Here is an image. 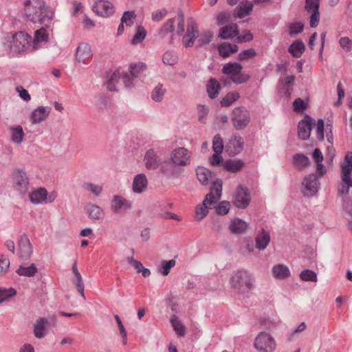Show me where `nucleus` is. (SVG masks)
I'll return each mask as SVG.
<instances>
[{
  "label": "nucleus",
  "mask_w": 352,
  "mask_h": 352,
  "mask_svg": "<svg viewBox=\"0 0 352 352\" xmlns=\"http://www.w3.org/2000/svg\"><path fill=\"white\" fill-rule=\"evenodd\" d=\"M146 34L147 32L143 26L138 25L136 27L135 34L132 39V43L137 44L142 42L145 38Z\"/></svg>",
  "instance_id": "49"
},
{
  "label": "nucleus",
  "mask_w": 352,
  "mask_h": 352,
  "mask_svg": "<svg viewBox=\"0 0 352 352\" xmlns=\"http://www.w3.org/2000/svg\"><path fill=\"white\" fill-rule=\"evenodd\" d=\"M272 274L277 279H286L290 276V270L284 264H277L272 267Z\"/></svg>",
  "instance_id": "30"
},
{
  "label": "nucleus",
  "mask_w": 352,
  "mask_h": 352,
  "mask_svg": "<svg viewBox=\"0 0 352 352\" xmlns=\"http://www.w3.org/2000/svg\"><path fill=\"white\" fill-rule=\"evenodd\" d=\"M319 182L315 174H310L302 182V193L306 197L314 196L318 190Z\"/></svg>",
  "instance_id": "11"
},
{
  "label": "nucleus",
  "mask_w": 352,
  "mask_h": 352,
  "mask_svg": "<svg viewBox=\"0 0 352 352\" xmlns=\"http://www.w3.org/2000/svg\"><path fill=\"white\" fill-rule=\"evenodd\" d=\"M213 38V33L210 30H204L197 41V47H201L210 43Z\"/></svg>",
  "instance_id": "42"
},
{
  "label": "nucleus",
  "mask_w": 352,
  "mask_h": 352,
  "mask_svg": "<svg viewBox=\"0 0 352 352\" xmlns=\"http://www.w3.org/2000/svg\"><path fill=\"white\" fill-rule=\"evenodd\" d=\"M50 107L40 106L35 109L31 116L30 120L33 124H40L45 121L51 112Z\"/></svg>",
  "instance_id": "20"
},
{
  "label": "nucleus",
  "mask_w": 352,
  "mask_h": 352,
  "mask_svg": "<svg viewBox=\"0 0 352 352\" xmlns=\"http://www.w3.org/2000/svg\"><path fill=\"white\" fill-rule=\"evenodd\" d=\"M170 322L173 327L175 332L180 336H184L186 333L185 327L183 324L177 320V318L174 316L170 319Z\"/></svg>",
  "instance_id": "51"
},
{
  "label": "nucleus",
  "mask_w": 352,
  "mask_h": 352,
  "mask_svg": "<svg viewBox=\"0 0 352 352\" xmlns=\"http://www.w3.org/2000/svg\"><path fill=\"white\" fill-rule=\"evenodd\" d=\"M256 247L259 250H264L270 241V233L262 228L256 237Z\"/></svg>",
  "instance_id": "26"
},
{
  "label": "nucleus",
  "mask_w": 352,
  "mask_h": 352,
  "mask_svg": "<svg viewBox=\"0 0 352 352\" xmlns=\"http://www.w3.org/2000/svg\"><path fill=\"white\" fill-rule=\"evenodd\" d=\"M243 139L239 135H235L230 138L226 144V152L230 156H234L240 153L243 149Z\"/></svg>",
  "instance_id": "16"
},
{
  "label": "nucleus",
  "mask_w": 352,
  "mask_h": 352,
  "mask_svg": "<svg viewBox=\"0 0 352 352\" xmlns=\"http://www.w3.org/2000/svg\"><path fill=\"white\" fill-rule=\"evenodd\" d=\"M206 88L209 98L214 99L217 96L221 87L219 82L217 80L211 78L209 80Z\"/></svg>",
  "instance_id": "37"
},
{
  "label": "nucleus",
  "mask_w": 352,
  "mask_h": 352,
  "mask_svg": "<svg viewBox=\"0 0 352 352\" xmlns=\"http://www.w3.org/2000/svg\"><path fill=\"white\" fill-rule=\"evenodd\" d=\"M256 56V52L254 49H248L242 51L238 54L239 60H249Z\"/></svg>",
  "instance_id": "57"
},
{
  "label": "nucleus",
  "mask_w": 352,
  "mask_h": 352,
  "mask_svg": "<svg viewBox=\"0 0 352 352\" xmlns=\"http://www.w3.org/2000/svg\"><path fill=\"white\" fill-rule=\"evenodd\" d=\"M175 19L171 18L166 21V22L158 30V34L160 36H165L168 33L173 32L175 30Z\"/></svg>",
  "instance_id": "41"
},
{
  "label": "nucleus",
  "mask_w": 352,
  "mask_h": 352,
  "mask_svg": "<svg viewBox=\"0 0 352 352\" xmlns=\"http://www.w3.org/2000/svg\"><path fill=\"white\" fill-rule=\"evenodd\" d=\"M89 218L93 221L102 220L104 216L103 209L94 204H88L85 208Z\"/></svg>",
  "instance_id": "22"
},
{
  "label": "nucleus",
  "mask_w": 352,
  "mask_h": 352,
  "mask_svg": "<svg viewBox=\"0 0 352 352\" xmlns=\"http://www.w3.org/2000/svg\"><path fill=\"white\" fill-rule=\"evenodd\" d=\"M339 44L346 52H349L352 49V41L349 37H341L339 41Z\"/></svg>",
  "instance_id": "61"
},
{
  "label": "nucleus",
  "mask_w": 352,
  "mask_h": 352,
  "mask_svg": "<svg viewBox=\"0 0 352 352\" xmlns=\"http://www.w3.org/2000/svg\"><path fill=\"white\" fill-rule=\"evenodd\" d=\"M239 34L238 27L236 24H231L223 27L220 30L219 37L222 39H230L236 36Z\"/></svg>",
  "instance_id": "29"
},
{
  "label": "nucleus",
  "mask_w": 352,
  "mask_h": 352,
  "mask_svg": "<svg viewBox=\"0 0 352 352\" xmlns=\"http://www.w3.org/2000/svg\"><path fill=\"white\" fill-rule=\"evenodd\" d=\"M196 174L198 180L203 185H207L208 184L209 177H211L212 175L210 170L202 166L197 167Z\"/></svg>",
  "instance_id": "38"
},
{
  "label": "nucleus",
  "mask_w": 352,
  "mask_h": 352,
  "mask_svg": "<svg viewBox=\"0 0 352 352\" xmlns=\"http://www.w3.org/2000/svg\"><path fill=\"white\" fill-rule=\"evenodd\" d=\"M84 188L91 192L96 197H98L102 191V186L91 182L85 183Z\"/></svg>",
  "instance_id": "52"
},
{
  "label": "nucleus",
  "mask_w": 352,
  "mask_h": 352,
  "mask_svg": "<svg viewBox=\"0 0 352 352\" xmlns=\"http://www.w3.org/2000/svg\"><path fill=\"white\" fill-rule=\"evenodd\" d=\"M148 181L143 173L137 175L133 181V190L136 193L142 192L147 187Z\"/></svg>",
  "instance_id": "25"
},
{
  "label": "nucleus",
  "mask_w": 352,
  "mask_h": 352,
  "mask_svg": "<svg viewBox=\"0 0 352 352\" xmlns=\"http://www.w3.org/2000/svg\"><path fill=\"white\" fill-rule=\"evenodd\" d=\"M92 56L91 47L87 43L80 44L76 50V58L78 62L85 63Z\"/></svg>",
  "instance_id": "24"
},
{
  "label": "nucleus",
  "mask_w": 352,
  "mask_h": 352,
  "mask_svg": "<svg viewBox=\"0 0 352 352\" xmlns=\"http://www.w3.org/2000/svg\"><path fill=\"white\" fill-rule=\"evenodd\" d=\"M254 282L253 276L245 270L234 272L230 280L232 288L239 294L249 292L253 287Z\"/></svg>",
  "instance_id": "3"
},
{
  "label": "nucleus",
  "mask_w": 352,
  "mask_h": 352,
  "mask_svg": "<svg viewBox=\"0 0 352 352\" xmlns=\"http://www.w3.org/2000/svg\"><path fill=\"white\" fill-rule=\"evenodd\" d=\"M124 73H120L118 70L114 72L110 78L107 81V89L111 91H117L116 84L122 78Z\"/></svg>",
  "instance_id": "40"
},
{
  "label": "nucleus",
  "mask_w": 352,
  "mask_h": 352,
  "mask_svg": "<svg viewBox=\"0 0 352 352\" xmlns=\"http://www.w3.org/2000/svg\"><path fill=\"white\" fill-rule=\"evenodd\" d=\"M135 18L136 14L134 11H125L121 17V21L126 26L131 27L134 23Z\"/></svg>",
  "instance_id": "48"
},
{
  "label": "nucleus",
  "mask_w": 352,
  "mask_h": 352,
  "mask_svg": "<svg viewBox=\"0 0 352 352\" xmlns=\"http://www.w3.org/2000/svg\"><path fill=\"white\" fill-rule=\"evenodd\" d=\"M48 41V34L44 28H41L34 32V37L32 41V47L34 50L38 48V45L42 43H46Z\"/></svg>",
  "instance_id": "27"
},
{
  "label": "nucleus",
  "mask_w": 352,
  "mask_h": 352,
  "mask_svg": "<svg viewBox=\"0 0 352 352\" xmlns=\"http://www.w3.org/2000/svg\"><path fill=\"white\" fill-rule=\"evenodd\" d=\"M220 56L226 58L229 57L232 54L238 51V46L235 44L232 45L230 43H223L218 47Z\"/></svg>",
  "instance_id": "34"
},
{
  "label": "nucleus",
  "mask_w": 352,
  "mask_h": 352,
  "mask_svg": "<svg viewBox=\"0 0 352 352\" xmlns=\"http://www.w3.org/2000/svg\"><path fill=\"white\" fill-rule=\"evenodd\" d=\"M24 14L31 22L46 27L50 25L54 16L53 11L43 0H25Z\"/></svg>",
  "instance_id": "2"
},
{
  "label": "nucleus",
  "mask_w": 352,
  "mask_h": 352,
  "mask_svg": "<svg viewBox=\"0 0 352 352\" xmlns=\"http://www.w3.org/2000/svg\"><path fill=\"white\" fill-rule=\"evenodd\" d=\"M320 0H305V10L308 12L319 10Z\"/></svg>",
  "instance_id": "60"
},
{
  "label": "nucleus",
  "mask_w": 352,
  "mask_h": 352,
  "mask_svg": "<svg viewBox=\"0 0 352 352\" xmlns=\"http://www.w3.org/2000/svg\"><path fill=\"white\" fill-rule=\"evenodd\" d=\"M307 103L300 98L296 99L293 102V109L296 112L302 111L307 109Z\"/></svg>",
  "instance_id": "62"
},
{
  "label": "nucleus",
  "mask_w": 352,
  "mask_h": 352,
  "mask_svg": "<svg viewBox=\"0 0 352 352\" xmlns=\"http://www.w3.org/2000/svg\"><path fill=\"white\" fill-rule=\"evenodd\" d=\"M305 45L300 40L294 41L288 48V52L295 58L301 56L305 51Z\"/></svg>",
  "instance_id": "36"
},
{
  "label": "nucleus",
  "mask_w": 352,
  "mask_h": 352,
  "mask_svg": "<svg viewBox=\"0 0 352 352\" xmlns=\"http://www.w3.org/2000/svg\"><path fill=\"white\" fill-rule=\"evenodd\" d=\"M175 261L174 259L169 260L168 261H163L161 263V268L160 272L164 276H166L169 274L170 270L172 267L175 265Z\"/></svg>",
  "instance_id": "54"
},
{
  "label": "nucleus",
  "mask_w": 352,
  "mask_h": 352,
  "mask_svg": "<svg viewBox=\"0 0 352 352\" xmlns=\"http://www.w3.org/2000/svg\"><path fill=\"white\" fill-rule=\"evenodd\" d=\"M178 56L175 52L167 51L162 56V61L165 65H174L177 63Z\"/></svg>",
  "instance_id": "44"
},
{
  "label": "nucleus",
  "mask_w": 352,
  "mask_h": 352,
  "mask_svg": "<svg viewBox=\"0 0 352 352\" xmlns=\"http://www.w3.org/2000/svg\"><path fill=\"white\" fill-rule=\"evenodd\" d=\"M251 120L249 111L244 107H235L232 112L231 121L236 130L245 129Z\"/></svg>",
  "instance_id": "6"
},
{
  "label": "nucleus",
  "mask_w": 352,
  "mask_h": 352,
  "mask_svg": "<svg viewBox=\"0 0 352 352\" xmlns=\"http://www.w3.org/2000/svg\"><path fill=\"white\" fill-rule=\"evenodd\" d=\"M215 204V199L213 198V195L210 192L206 195L204 200L201 204L196 207L197 220L201 221L208 214V205Z\"/></svg>",
  "instance_id": "19"
},
{
  "label": "nucleus",
  "mask_w": 352,
  "mask_h": 352,
  "mask_svg": "<svg viewBox=\"0 0 352 352\" xmlns=\"http://www.w3.org/2000/svg\"><path fill=\"white\" fill-rule=\"evenodd\" d=\"M248 227V224L241 219H235L230 221L229 229L233 234H243Z\"/></svg>",
  "instance_id": "28"
},
{
  "label": "nucleus",
  "mask_w": 352,
  "mask_h": 352,
  "mask_svg": "<svg viewBox=\"0 0 352 352\" xmlns=\"http://www.w3.org/2000/svg\"><path fill=\"white\" fill-rule=\"evenodd\" d=\"M47 192L43 188L32 191L29 194L30 201L35 204H38L45 201L47 199Z\"/></svg>",
  "instance_id": "33"
},
{
  "label": "nucleus",
  "mask_w": 352,
  "mask_h": 352,
  "mask_svg": "<svg viewBox=\"0 0 352 352\" xmlns=\"http://www.w3.org/2000/svg\"><path fill=\"white\" fill-rule=\"evenodd\" d=\"M342 182L338 186V193L341 195H347L349 192V188L352 187L349 184V176L341 175Z\"/></svg>",
  "instance_id": "46"
},
{
  "label": "nucleus",
  "mask_w": 352,
  "mask_h": 352,
  "mask_svg": "<svg viewBox=\"0 0 352 352\" xmlns=\"http://www.w3.org/2000/svg\"><path fill=\"white\" fill-rule=\"evenodd\" d=\"M14 188L21 194H25L29 188V179L26 173L22 169L14 170L12 174Z\"/></svg>",
  "instance_id": "9"
},
{
  "label": "nucleus",
  "mask_w": 352,
  "mask_h": 352,
  "mask_svg": "<svg viewBox=\"0 0 352 352\" xmlns=\"http://www.w3.org/2000/svg\"><path fill=\"white\" fill-rule=\"evenodd\" d=\"M230 202L226 201H221L217 206H216V212L218 214L224 215L226 214L230 210Z\"/></svg>",
  "instance_id": "58"
},
{
  "label": "nucleus",
  "mask_w": 352,
  "mask_h": 352,
  "mask_svg": "<svg viewBox=\"0 0 352 352\" xmlns=\"http://www.w3.org/2000/svg\"><path fill=\"white\" fill-rule=\"evenodd\" d=\"M24 133L21 126H16L11 128V140L16 144H21L23 142Z\"/></svg>",
  "instance_id": "39"
},
{
  "label": "nucleus",
  "mask_w": 352,
  "mask_h": 352,
  "mask_svg": "<svg viewBox=\"0 0 352 352\" xmlns=\"http://www.w3.org/2000/svg\"><path fill=\"white\" fill-rule=\"evenodd\" d=\"M314 123V120L308 115L298 122V135L300 139L307 140L309 138Z\"/></svg>",
  "instance_id": "15"
},
{
  "label": "nucleus",
  "mask_w": 352,
  "mask_h": 352,
  "mask_svg": "<svg viewBox=\"0 0 352 352\" xmlns=\"http://www.w3.org/2000/svg\"><path fill=\"white\" fill-rule=\"evenodd\" d=\"M144 162L145 166L148 170H156L161 166V160L157 152L153 149H148L144 155Z\"/></svg>",
  "instance_id": "18"
},
{
  "label": "nucleus",
  "mask_w": 352,
  "mask_h": 352,
  "mask_svg": "<svg viewBox=\"0 0 352 352\" xmlns=\"http://www.w3.org/2000/svg\"><path fill=\"white\" fill-rule=\"evenodd\" d=\"M166 90L163 89L162 84H158L151 93V98L155 102H161L163 100Z\"/></svg>",
  "instance_id": "47"
},
{
  "label": "nucleus",
  "mask_w": 352,
  "mask_h": 352,
  "mask_svg": "<svg viewBox=\"0 0 352 352\" xmlns=\"http://www.w3.org/2000/svg\"><path fill=\"white\" fill-rule=\"evenodd\" d=\"M222 191V181L220 179H216L211 187V192L213 195V198L215 199L217 203L221 198Z\"/></svg>",
  "instance_id": "45"
},
{
  "label": "nucleus",
  "mask_w": 352,
  "mask_h": 352,
  "mask_svg": "<svg viewBox=\"0 0 352 352\" xmlns=\"http://www.w3.org/2000/svg\"><path fill=\"white\" fill-rule=\"evenodd\" d=\"M16 272L21 276L33 277L38 272V269L34 263H32L28 267L20 265Z\"/></svg>",
  "instance_id": "35"
},
{
  "label": "nucleus",
  "mask_w": 352,
  "mask_h": 352,
  "mask_svg": "<svg viewBox=\"0 0 352 352\" xmlns=\"http://www.w3.org/2000/svg\"><path fill=\"white\" fill-rule=\"evenodd\" d=\"M223 169L228 172L237 173L245 166V162L241 159H230L226 160L223 164Z\"/></svg>",
  "instance_id": "23"
},
{
  "label": "nucleus",
  "mask_w": 352,
  "mask_h": 352,
  "mask_svg": "<svg viewBox=\"0 0 352 352\" xmlns=\"http://www.w3.org/2000/svg\"><path fill=\"white\" fill-rule=\"evenodd\" d=\"M50 322L47 318L40 317L33 324V334L35 338L42 339L49 333Z\"/></svg>",
  "instance_id": "14"
},
{
  "label": "nucleus",
  "mask_w": 352,
  "mask_h": 352,
  "mask_svg": "<svg viewBox=\"0 0 352 352\" xmlns=\"http://www.w3.org/2000/svg\"><path fill=\"white\" fill-rule=\"evenodd\" d=\"M132 207V204L120 195H114L112 199L111 210L116 214H124Z\"/></svg>",
  "instance_id": "17"
},
{
  "label": "nucleus",
  "mask_w": 352,
  "mask_h": 352,
  "mask_svg": "<svg viewBox=\"0 0 352 352\" xmlns=\"http://www.w3.org/2000/svg\"><path fill=\"white\" fill-rule=\"evenodd\" d=\"M93 10L98 15L102 16H108L113 13V6L112 3L108 1L100 0L95 3Z\"/></svg>",
  "instance_id": "21"
},
{
  "label": "nucleus",
  "mask_w": 352,
  "mask_h": 352,
  "mask_svg": "<svg viewBox=\"0 0 352 352\" xmlns=\"http://www.w3.org/2000/svg\"><path fill=\"white\" fill-rule=\"evenodd\" d=\"M292 160L294 166L298 170L305 169L310 164L309 157L302 153L294 155Z\"/></svg>",
  "instance_id": "32"
},
{
  "label": "nucleus",
  "mask_w": 352,
  "mask_h": 352,
  "mask_svg": "<svg viewBox=\"0 0 352 352\" xmlns=\"http://www.w3.org/2000/svg\"><path fill=\"white\" fill-rule=\"evenodd\" d=\"M239 97V94L237 92H229L221 99L220 104L222 107H230L234 102L236 101Z\"/></svg>",
  "instance_id": "43"
},
{
  "label": "nucleus",
  "mask_w": 352,
  "mask_h": 352,
  "mask_svg": "<svg viewBox=\"0 0 352 352\" xmlns=\"http://www.w3.org/2000/svg\"><path fill=\"white\" fill-rule=\"evenodd\" d=\"M31 36L23 32H19L11 37L8 36V47L12 53L21 54L29 46Z\"/></svg>",
  "instance_id": "5"
},
{
  "label": "nucleus",
  "mask_w": 352,
  "mask_h": 352,
  "mask_svg": "<svg viewBox=\"0 0 352 352\" xmlns=\"http://www.w3.org/2000/svg\"><path fill=\"white\" fill-rule=\"evenodd\" d=\"M253 5L252 3H249L248 6L244 7L239 6L236 8V16L239 19H242L245 16L250 14L252 11Z\"/></svg>",
  "instance_id": "55"
},
{
  "label": "nucleus",
  "mask_w": 352,
  "mask_h": 352,
  "mask_svg": "<svg viewBox=\"0 0 352 352\" xmlns=\"http://www.w3.org/2000/svg\"><path fill=\"white\" fill-rule=\"evenodd\" d=\"M199 37V30L196 23L192 19L188 22L186 34L183 36V43L186 47H191L194 45L196 38Z\"/></svg>",
  "instance_id": "10"
},
{
  "label": "nucleus",
  "mask_w": 352,
  "mask_h": 352,
  "mask_svg": "<svg viewBox=\"0 0 352 352\" xmlns=\"http://www.w3.org/2000/svg\"><path fill=\"white\" fill-rule=\"evenodd\" d=\"M198 113H199V121L204 123L205 118L208 115L209 112L208 107L206 105L199 104L198 105Z\"/></svg>",
  "instance_id": "64"
},
{
  "label": "nucleus",
  "mask_w": 352,
  "mask_h": 352,
  "mask_svg": "<svg viewBox=\"0 0 352 352\" xmlns=\"http://www.w3.org/2000/svg\"><path fill=\"white\" fill-rule=\"evenodd\" d=\"M16 294V291L12 287H10L9 289L0 288V303L14 296Z\"/></svg>",
  "instance_id": "53"
},
{
  "label": "nucleus",
  "mask_w": 352,
  "mask_h": 352,
  "mask_svg": "<svg viewBox=\"0 0 352 352\" xmlns=\"http://www.w3.org/2000/svg\"><path fill=\"white\" fill-rule=\"evenodd\" d=\"M304 25L301 22L292 23L289 26V35L298 34L302 32Z\"/></svg>",
  "instance_id": "59"
},
{
  "label": "nucleus",
  "mask_w": 352,
  "mask_h": 352,
  "mask_svg": "<svg viewBox=\"0 0 352 352\" xmlns=\"http://www.w3.org/2000/svg\"><path fill=\"white\" fill-rule=\"evenodd\" d=\"M300 278L306 282H317V274L311 270H302L300 274Z\"/></svg>",
  "instance_id": "50"
},
{
  "label": "nucleus",
  "mask_w": 352,
  "mask_h": 352,
  "mask_svg": "<svg viewBox=\"0 0 352 352\" xmlns=\"http://www.w3.org/2000/svg\"><path fill=\"white\" fill-rule=\"evenodd\" d=\"M10 267V260L3 255L0 256V276L5 274Z\"/></svg>",
  "instance_id": "63"
},
{
  "label": "nucleus",
  "mask_w": 352,
  "mask_h": 352,
  "mask_svg": "<svg viewBox=\"0 0 352 352\" xmlns=\"http://www.w3.org/2000/svg\"><path fill=\"white\" fill-rule=\"evenodd\" d=\"M191 157V152L186 148H176L170 152V157L162 163L160 171L167 177H178L182 168L190 164Z\"/></svg>",
  "instance_id": "1"
},
{
  "label": "nucleus",
  "mask_w": 352,
  "mask_h": 352,
  "mask_svg": "<svg viewBox=\"0 0 352 352\" xmlns=\"http://www.w3.org/2000/svg\"><path fill=\"white\" fill-rule=\"evenodd\" d=\"M33 249L30 239L26 234H22L18 241L19 257L23 260H28L30 258Z\"/></svg>",
  "instance_id": "13"
},
{
  "label": "nucleus",
  "mask_w": 352,
  "mask_h": 352,
  "mask_svg": "<svg viewBox=\"0 0 352 352\" xmlns=\"http://www.w3.org/2000/svg\"><path fill=\"white\" fill-rule=\"evenodd\" d=\"M250 201V195L248 189L239 186L235 192L233 204L238 208H245Z\"/></svg>",
  "instance_id": "12"
},
{
  "label": "nucleus",
  "mask_w": 352,
  "mask_h": 352,
  "mask_svg": "<svg viewBox=\"0 0 352 352\" xmlns=\"http://www.w3.org/2000/svg\"><path fill=\"white\" fill-rule=\"evenodd\" d=\"M242 65L236 62H230L223 65L222 73L228 76L231 81L235 84L245 83L250 79V76L242 73Z\"/></svg>",
  "instance_id": "4"
},
{
  "label": "nucleus",
  "mask_w": 352,
  "mask_h": 352,
  "mask_svg": "<svg viewBox=\"0 0 352 352\" xmlns=\"http://www.w3.org/2000/svg\"><path fill=\"white\" fill-rule=\"evenodd\" d=\"M146 65L142 62L131 64L129 66V72L124 73L122 75V81L125 87L131 88L133 87L135 78L139 77V76L146 70Z\"/></svg>",
  "instance_id": "8"
},
{
  "label": "nucleus",
  "mask_w": 352,
  "mask_h": 352,
  "mask_svg": "<svg viewBox=\"0 0 352 352\" xmlns=\"http://www.w3.org/2000/svg\"><path fill=\"white\" fill-rule=\"evenodd\" d=\"M212 149L214 153H222L223 149V140L219 134H217L213 138Z\"/></svg>",
  "instance_id": "56"
},
{
  "label": "nucleus",
  "mask_w": 352,
  "mask_h": 352,
  "mask_svg": "<svg viewBox=\"0 0 352 352\" xmlns=\"http://www.w3.org/2000/svg\"><path fill=\"white\" fill-rule=\"evenodd\" d=\"M341 175L349 176L352 173V152H348L340 164Z\"/></svg>",
  "instance_id": "31"
},
{
  "label": "nucleus",
  "mask_w": 352,
  "mask_h": 352,
  "mask_svg": "<svg viewBox=\"0 0 352 352\" xmlns=\"http://www.w3.org/2000/svg\"><path fill=\"white\" fill-rule=\"evenodd\" d=\"M254 346L259 352H274L276 348V342L270 333L262 331L256 337Z\"/></svg>",
  "instance_id": "7"
}]
</instances>
